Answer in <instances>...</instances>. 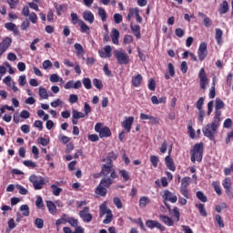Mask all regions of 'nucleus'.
Segmentation results:
<instances>
[{"label":"nucleus","mask_w":233,"mask_h":233,"mask_svg":"<svg viewBox=\"0 0 233 233\" xmlns=\"http://www.w3.org/2000/svg\"><path fill=\"white\" fill-rule=\"evenodd\" d=\"M112 136V131H110V127H104L102 130L99 133V137H110Z\"/></svg>","instance_id":"obj_30"},{"label":"nucleus","mask_w":233,"mask_h":233,"mask_svg":"<svg viewBox=\"0 0 233 233\" xmlns=\"http://www.w3.org/2000/svg\"><path fill=\"white\" fill-rule=\"evenodd\" d=\"M130 29L132 30V32H133L134 35L137 37V39H139L141 37V26L131 23Z\"/></svg>","instance_id":"obj_23"},{"label":"nucleus","mask_w":233,"mask_h":233,"mask_svg":"<svg viewBox=\"0 0 233 233\" xmlns=\"http://www.w3.org/2000/svg\"><path fill=\"white\" fill-rule=\"evenodd\" d=\"M35 207L40 208V210H45V204L43 203V198L41 196L37 197L35 200Z\"/></svg>","instance_id":"obj_48"},{"label":"nucleus","mask_w":233,"mask_h":233,"mask_svg":"<svg viewBox=\"0 0 233 233\" xmlns=\"http://www.w3.org/2000/svg\"><path fill=\"white\" fill-rule=\"evenodd\" d=\"M165 207L167 208L170 216H172V218H175V221H177V223H179V219L181 218V212L179 211V208L177 207H174L173 209L170 207V204L164 202Z\"/></svg>","instance_id":"obj_7"},{"label":"nucleus","mask_w":233,"mask_h":233,"mask_svg":"<svg viewBox=\"0 0 233 233\" xmlns=\"http://www.w3.org/2000/svg\"><path fill=\"white\" fill-rule=\"evenodd\" d=\"M66 219H68V215L63 214L62 217L56 221V226L59 227L60 225L66 224L67 223Z\"/></svg>","instance_id":"obj_39"},{"label":"nucleus","mask_w":233,"mask_h":233,"mask_svg":"<svg viewBox=\"0 0 233 233\" xmlns=\"http://www.w3.org/2000/svg\"><path fill=\"white\" fill-rule=\"evenodd\" d=\"M83 19L85 21H87V23H89V25H92L96 19V17L94 16V13H92L91 11H85L83 13Z\"/></svg>","instance_id":"obj_18"},{"label":"nucleus","mask_w":233,"mask_h":233,"mask_svg":"<svg viewBox=\"0 0 233 233\" xmlns=\"http://www.w3.org/2000/svg\"><path fill=\"white\" fill-rule=\"evenodd\" d=\"M228 10H229L228 2H227L225 0L220 4L218 12H219L220 15H223L224 14H227V12H228Z\"/></svg>","instance_id":"obj_29"},{"label":"nucleus","mask_w":233,"mask_h":233,"mask_svg":"<svg viewBox=\"0 0 233 233\" xmlns=\"http://www.w3.org/2000/svg\"><path fill=\"white\" fill-rule=\"evenodd\" d=\"M75 50L76 56H85V48H83V46L81 44H75Z\"/></svg>","instance_id":"obj_38"},{"label":"nucleus","mask_w":233,"mask_h":233,"mask_svg":"<svg viewBox=\"0 0 233 233\" xmlns=\"http://www.w3.org/2000/svg\"><path fill=\"white\" fill-rule=\"evenodd\" d=\"M98 15L103 23H106V11L103 7H97Z\"/></svg>","instance_id":"obj_34"},{"label":"nucleus","mask_w":233,"mask_h":233,"mask_svg":"<svg viewBox=\"0 0 233 233\" xmlns=\"http://www.w3.org/2000/svg\"><path fill=\"white\" fill-rule=\"evenodd\" d=\"M112 170H114V164H104L102 165L101 174L106 177L111 174Z\"/></svg>","instance_id":"obj_17"},{"label":"nucleus","mask_w":233,"mask_h":233,"mask_svg":"<svg viewBox=\"0 0 233 233\" xmlns=\"http://www.w3.org/2000/svg\"><path fill=\"white\" fill-rule=\"evenodd\" d=\"M198 77H199V85L200 88L202 90H207V86H208V77H207V72L205 71V68H201L198 73Z\"/></svg>","instance_id":"obj_6"},{"label":"nucleus","mask_w":233,"mask_h":233,"mask_svg":"<svg viewBox=\"0 0 233 233\" xmlns=\"http://www.w3.org/2000/svg\"><path fill=\"white\" fill-rule=\"evenodd\" d=\"M99 185L104 187V188H110L114 185V180L110 177H104L101 179Z\"/></svg>","instance_id":"obj_22"},{"label":"nucleus","mask_w":233,"mask_h":233,"mask_svg":"<svg viewBox=\"0 0 233 233\" xmlns=\"http://www.w3.org/2000/svg\"><path fill=\"white\" fill-rule=\"evenodd\" d=\"M134 42V37L130 35H125L124 36V45H130Z\"/></svg>","instance_id":"obj_60"},{"label":"nucleus","mask_w":233,"mask_h":233,"mask_svg":"<svg viewBox=\"0 0 233 233\" xmlns=\"http://www.w3.org/2000/svg\"><path fill=\"white\" fill-rule=\"evenodd\" d=\"M198 56L199 61H205L207 59V56H208V50L207 49V43H200L198 50Z\"/></svg>","instance_id":"obj_9"},{"label":"nucleus","mask_w":233,"mask_h":233,"mask_svg":"<svg viewBox=\"0 0 233 233\" xmlns=\"http://www.w3.org/2000/svg\"><path fill=\"white\" fill-rule=\"evenodd\" d=\"M132 85L135 86V88H138V86H141V82L143 81V76L141 74H137L132 77Z\"/></svg>","instance_id":"obj_20"},{"label":"nucleus","mask_w":233,"mask_h":233,"mask_svg":"<svg viewBox=\"0 0 233 233\" xmlns=\"http://www.w3.org/2000/svg\"><path fill=\"white\" fill-rule=\"evenodd\" d=\"M165 165L168 170H171V172H176V164H174V159L170 155H167L165 157Z\"/></svg>","instance_id":"obj_14"},{"label":"nucleus","mask_w":233,"mask_h":233,"mask_svg":"<svg viewBox=\"0 0 233 233\" xmlns=\"http://www.w3.org/2000/svg\"><path fill=\"white\" fill-rule=\"evenodd\" d=\"M211 187H213L216 194H218V196H221V194H223V191L221 190V186L219 185V181H213L211 183Z\"/></svg>","instance_id":"obj_35"},{"label":"nucleus","mask_w":233,"mask_h":233,"mask_svg":"<svg viewBox=\"0 0 233 233\" xmlns=\"http://www.w3.org/2000/svg\"><path fill=\"white\" fill-rule=\"evenodd\" d=\"M80 32L82 34H90V27L83 20H79Z\"/></svg>","instance_id":"obj_31"},{"label":"nucleus","mask_w":233,"mask_h":233,"mask_svg":"<svg viewBox=\"0 0 233 233\" xmlns=\"http://www.w3.org/2000/svg\"><path fill=\"white\" fill-rule=\"evenodd\" d=\"M67 223H69V225L71 227H73L74 228H76V227H78L79 225V220L77 218H75L74 217H70L67 215V219H66Z\"/></svg>","instance_id":"obj_36"},{"label":"nucleus","mask_w":233,"mask_h":233,"mask_svg":"<svg viewBox=\"0 0 233 233\" xmlns=\"http://www.w3.org/2000/svg\"><path fill=\"white\" fill-rule=\"evenodd\" d=\"M119 157V154L111 151L107 154V156L102 159L103 163H106L107 165H114L113 161H116Z\"/></svg>","instance_id":"obj_12"},{"label":"nucleus","mask_w":233,"mask_h":233,"mask_svg":"<svg viewBox=\"0 0 233 233\" xmlns=\"http://www.w3.org/2000/svg\"><path fill=\"white\" fill-rule=\"evenodd\" d=\"M85 116H86L85 113L74 109L72 116V124L77 125L79 123V119L85 117Z\"/></svg>","instance_id":"obj_15"},{"label":"nucleus","mask_w":233,"mask_h":233,"mask_svg":"<svg viewBox=\"0 0 233 233\" xmlns=\"http://www.w3.org/2000/svg\"><path fill=\"white\" fill-rule=\"evenodd\" d=\"M39 96L41 99H48V93L45 89V87H40L38 91Z\"/></svg>","instance_id":"obj_53"},{"label":"nucleus","mask_w":233,"mask_h":233,"mask_svg":"<svg viewBox=\"0 0 233 233\" xmlns=\"http://www.w3.org/2000/svg\"><path fill=\"white\" fill-rule=\"evenodd\" d=\"M203 143H197L194 145L193 148L190 150L191 161L193 163H201L203 161Z\"/></svg>","instance_id":"obj_2"},{"label":"nucleus","mask_w":233,"mask_h":233,"mask_svg":"<svg viewBox=\"0 0 233 233\" xmlns=\"http://www.w3.org/2000/svg\"><path fill=\"white\" fill-rule=\"evenodd\" d=\"M119 30H117L116 28H113L111 30V39L113 45H119Z\"/></svg>","instance_id":"obj_19"},{"label":"nucleus","mask_w":233,"mask_h":233,"mask_svg":"<svg viewBox=\"0 0 233 233\" xmlns=\"http://www.w3.org/2000/svg\"><path fill=\"white\" fill-rule=\"evenodd\" d=\"M138 203L141 208H147V206L150 205V198L147 196L141 197Z\"/></svg>","instance_id":"obj_28"},{"label":"nucleus","mask_w":233,"mask_h":233,"mask_svg":"<svg viewBox=\"0 0 233 233\" xmlns=\"http://www.w3.org/2000/svg\"><path fill=\"white\" fill-rule=\"evenodd\" d=\"M146 227H147V228H157L160 232H165V230H167V228H165V226H163L161 223H159V221L157 220H147L146 221Z\"/></svg>","instance_id":"obj_10"},{"label":"nucleus","mask_w":233,"mask_h":233,"mask_svg":"<svg viewBox=\"0 0 233 233\" xmlns=\"http://www.w3.org/2000/svg\"><path fill=\"white\" fill-rule=\"evenodd\" d=\"M35 225L36 228H43L45 227V221L42 218H35Z\"/></svg>","instance_id":"obj_59"},{"label":"nucleus","mask_w":233,"mask_h":233,"mask_svg":"<svg viewBox=\"0 0 233 233\" xmlns=\"http://www.w3.org/2000/svg\"><path fill=\"white\" fill-rule=\"evenodd\" d=\"M218 128H219V124L211 122L210 124H207L202 128V132L205 137H208L209 141H216V133L218 132Z\"/></svg>","instance_id":"obj_1"},{"label":"nucleus","mask_w":233,"mask_h":233,"mask_svg":"<svg viewBox=\"0 0 233 233\" xmlns=\"http://www.w3.org/2000/svg\"><path fill=\"white\" fill-rule=\"evenodd\" d=\"M82 83L86 90H90L92 88V80H90V78H83Z\"/></svg>","instance_id":"obj_47"},{"label":"nucleus","mask_w":233,"mask_h":233,"mask_svg":"<svg viewBox=\"0 0 233 233\" xmlns=\"http://www.w3.org/2000/svg\"><path fill=\"white\" fill-rule=\"evenodd\" d=\"M232 172H233V163L230 165L229 167L224 168V174L226 176H230V174H232Z\"/></svg>","instance_id":"obj_64"},{"label":"nucleus","mask_w":233,"mask_h":233,"mask_svg":"<svg viewBox=\"0 0 233 233\" xmlns=\"http://www.w3.org/2000/svg\"><path fill=\"white\" fill-rule=\"evenodd\" d=\"M51 188L54 196H60L61 192H63V188L57 187L56 184L51 185Z\"/></svg>","instance_id":"obj_46"},{"label":"nucleus","mask_w":233,"mask_h":233,"mask_svg":"<svg viewBox=\"0 0 233 233\" xmlns=\"http://www.w3.org/2000/svg\"><path fill=\"white\" fill-rule=\"evenodd\" d=\"M98 54L100 57H112V46H106L104 49H101L98 51Z\"/></svg>","instance_id":"obj_16"},{"label":"nucleus","mask_w":233,"mask_h":233,"mask_svg":"<svg viewBox=\"0 0 233 233\" xmlns=\"http://www.w3.org/2000/svg\"><path fill=\"white\" fill-rule=\"evenodd\" d=\"M190 177H185L182 178L180 188H188V186L190 185Z\"/></svg>","instance_id":"obj_45"},{"label":"nucleus","mask_w":233,"mask_h":233,"mask_svg":"<svg viewBox=\"0 0 233 233\" xmlns=\"http://www.w3.org/2000/svg\"><path fill=\"white\" fill-rule=\"evenodd\" d=\"M150 162L155 168H157V165L159 163V157H157V156H156V155H152L150 157Z\"/></svg>","instance_id":"obj_55"},{"label":"nucleus","mask_w":233,"mask_h":233,"mask_svg":"<svg viewBox=\"0 0 233 233\" xmlns=\"http://www.w3.org/2000/svg\"><path fill=\"white\" fill-rule=\"evenodd\" d=\"M93 85L97 90H103V82L100 79L94 78Z\"/></svg>","instance_id":"obj_52"},{"label":"nucleus","mask_w":233,"mask_h":233,"mask_svg":"<svg viewBox=\"0 0 233 233\" xmlns=\"http://www.w3.org/2000/svg\"><path fill=\"white\" fill-rule=\"evenodd\" d=\"M20 211L23 212V216H30V208L28 207V205H22L20 207Z\"/></svg>","instance_id":"obj_51"},{"label":"nucleus","mask_w":233,"mask_h":233,"mask_svg":"<svg viewBox=\"0 0 233 233\" xmlns=\"http://www.w3.org/2000/svg\"><path fill=\"white\" fill-rule=\"evenodd\" d=\"M78 216L84 223H90L94 218L90 213V208L88 206H86L82 210H80Z\"/></svg>","instance_id":"obj_5"},{"label":"nucleus","mask_w":233,"mask_h":233,"mask_svg":"<svg viewBox=\"0 0 233 233\" xmlns=\"http://www.w3.org/2000/svg\"><path fill=\"white\" fill-rule=\"evenodd\" d=\"M180 194H182L186 199H190V190H188V187H180Z\"/></svg>","instance_id":"obj_54"},{"label":"nucleus","mask_w":233,"mask_h":233,"mask_svg":"<svg viewBox=\"0 0 233 233\" xmlns=\"http://www.w3.org/2000/svg\"><path fill=\"white\" fill-rule=\"evenodd\" d=\"M114 56L116 57L118 65H128V63H130V57L123 51L116 49L114 51Z\"/></svg>","instance_id":"obj_4"},{"label":"nucleus","mask_w":233,"mask_h":233,"mask_svg":"<svg viewBox=\"0 0 233 233\" xmlns=\"http://www.w3.org/2000/svg\"><path fill=\"white\" fill-rule=\"evenodd\" d=\"M5 27L6 30L13 32L15 35H18L19 30L17 29V25H15V24L9 22L5 25Z\"/></svg>","instance_id":"obj_26"},{"label":"nucleus","mask_w":233,"mask_h":233,"mask_svg":"<svg viewBox=\"0 0 233 233\" xmlns=\"http://www.w3.org/2000/svg\"><path fill=\"white\" fill-rule=\"evenodd\" d=\"M15 188H17V190H19V194H21V196H26V194H28V189L25 188V187L17 184L15 186Z\"/></svg>","instance_id":"obj_56"},{"label":"nucleus","mask_w":233,"mask_h":233,"mask_svg":"<svg viewBox=\"0 0 233 233\" xmlns=\"http://www.w3.org/2000/svg\"><path fill=\"white\" fill-rule=\"evenodd\" d=\"M147 87L149 90H151V92L156 90V80H154V78L149 79Z\"/></svg>","instance_id":"obj_58"},{"label":"nucleus","mask_w":233,"mask_h":233,"mask_svg":"<svg viewBox=\"0 0 233 233\" xmlns=\"http://www.w3.org/2000/svg\"><path fill=\"white\" fill-rule=\"evenodd\" d=\"M167 68H168V73H166L165 77L166 79H170V77H174V76H176V69L174 68V64L168 63Z\"/></svg>","instance_id":"obj_25"},{"label":"nucleus","mask_w":233,"mask_h":233,"mask_svg":"<svg viewBox=\"0 0 233 233\" xmlns=\"http://www.w3.org/2000/svg\"><path fill=\"white\" fill-rule=\"evenodd\" d=\"M29 181L32 183L35 190H43V187L46 185V181L42 176L31 175Z\"/></svg>","instance_id":"obj_3"},{"label":"nucleus","mask_w":233,"mask_h":233,"mask_svg":"<svg viewBox=\"0 0 233 233\" xmlns=\"http://www.w3.org/2000/svg\"><path fill=\"white\" fill-rule=\"evenodd\" d=\"M197 198L199 199V201H202V203H207L208 201V198H207V196H205V193L202 191L197 192Z\"/></svg>","instance_id":"obj_50"},{"label":"nucleus","mask_w":233,"mask_h":233,"mask_svg":"<svg viewBox=\"0 0 233 233\" xmlns=\"http://www.w3.org/2000/svg\"><path fill=\"white\" fill-rule=\"evenodd\" d=\"M46 203L50 214H52L53 216H55V214H57V207L52 200H47Z\"/></svg>","instance_id":"obj_24"},{"label":"nucleus","mask_w":233,"mask_h":233,"mask_svg":"<svg viewBox=\"0 0 233 233\" xmlns=\"http://www.w3.org/2000/svg\"><path fill=\"white\" fill-rule=\"evenodd\" d=\"M159 219L162 223L166 224L167 227H174V219H172V218L166 215H160Z\"/></svg>","instance_id":"obj_21"},{"label":"nucleus","mask_w":233,"mask_h":233,"mask_svg":"<svg viewBox=\"0 0 233 233\" xmlns=\"http://www.w3.org/2000/svg\"><path fill=\"white\" fill-rule=\"evenodd\" d=\"M175 35L177 37H183L185 35V30L178 27L175 29Z\"/></svg>","instance_id":"obj_63"},{"label":"nucleus","mask_w":233,"mask_h":233,"mask_svg":"<svg viewBox=\"0 0 233 233\" xmlns=\"http://www.w3.org/2000/svg\"><path fill=\"white\" fill-rule=\"evenodd\" d=\"M215 39L218 45H221V43H223V31L221 29L219 28L216 29Z\"/></svg>","instance_id":"obj_33"},{"label":"nucleus","mask_w":233,"mask_h":233,"mask_svg":"<svg viewBox=\"0 0 233 233\" xmlns=\"http://www.w3.org/2000/svg\"><path fill=\"white\" fill-rule=\"evenodd\" d=\"M95 192L98 196H101L102 198H106V194L108 193V190L106 187H104L103 186H101L100 184H98Z\"/></svg>","instance_id":"obj_27"},{"label":"nucleus","mask_w":233,"mask_h":233,"mask_svg":"<svg viewBox=\"0 0 233 233\" xmlns=\"http://www.w3.org/2000/svg\"><path fill=\"white\" fill-rule=\"evenodd\" d=\"M119 174L123 181L127 182L130 179V173H128V171L126 169L119 170Z\"/></svg>","instance_id":"obj_44"},{"label":"nucleus","mask_w":233,"mask_h":233,"mask_svg":"<svg viewBox=\"0 0 233 233\" xmlns=\"http://www.w3.org/2000/svg\"><path fill=\"white\" fill-rule=\"evenodd\" d=\"M132 125H134V116L126 117L121 123L122 128L125 129L127 134L132 130Z\"/></svg>","instance_id":"obj_11"},{"label":"nucleus","mask_w":233,"mask_h":233,"mask_svg":"<svg viewBox=\"0 0 233 233\" xmlns=\"http://www.w3.org/2000/svg\"><path fill=\"white\" fill-rule=\"evenodd\" d=\"M213 123L219 125L221 123V109H215V116L213 117Z\"/></svg>","instance_id":"obj_37"},{"label":"nucleus","mask_w":233,"mask_h":233,"mask_svg":"<svg viewBox=\"0 0 233 233\" xmlns=\"http://www.w3.org/2000/svg\"><path fill=\"white\" fill-rule=\"evenodd\" d=\"M221 108H225V102L218 97L215 100V110H221Z\"/></svg>","instance_id":"obj_41"},{"label":"nucleus","mask_w":233,"mask_h":233,"mask_svg":"<svg viewBox=\"0 0 233 233\" xmlns=\"http://www.w3.org/2000/svg\"><path fill=\"white\" fill-rule=\"evenodd\" d=\"M215 221L219 227V228H225V222L223 221L221 215L219 214L215 215Z\"/></svg>","instance_id":"obj_42"},{"label":"nucleus","mask_w":233,"mask_h":233,"mask_svg":"<svg viewBox=\"0 0 233 233\" xmlns=\"http://www.w3.org/2000/svg\"><path fill=\"white\" fill-rule=\"evenodd\" d=\"M114 219V215L112 214V211H108V214L106 216V218L103 220L104 225H109V223H112V220Z\"/></svg>","instance_id":"obj_49"},{"label":"nucleus","mask_w":233,"mask_h":233,"mask_svg":"<svg viewBox=\"0 0 233 233\" xmlns=\"http://www.w3.org/2000/svg\"><path fill=\"white\" fill-rule=\"evenodd\" d=\"M99 210H100V213H99L100 218H103V216H105V214L107 215L108 211H112L111 209H108V208H106V204H105V203L100 205Z\"/></svg>","instance_id":"obj_40"},{"label":"nucleus","mask_w":233,"mask_h":233,"mask_svg":"<svg viewBox=\"0 0 233 233\" xmlns=\"http://www.w3.org/2000/svg\"><path fill=\"white\" fill-rule=\"evenodd\" d=\"M164 201H169L170 203H177V197L174 195V193L170 192V190L167 189L164 192V196H162Z\"/></svg>","instance_id":"obj_13"},{"label":"nucleus","mask_w":233,"mask_h":233,"mask_svg":"<svg viewBox=\"0 0 233 233\" xmlns=\"http://www.w3.org/2000/svg\"><path fill=\"white\" fill-rule=\"evenodd\" d=\"M18 85L19 86H25V85H26V76L22 75L19 76Z\"/></svg>","instance_id":"obj_61"},{"label":"nucleus","mask_w":233,"mask_h":233,"mask_svg":"<svg viewBox=\"0 0 233 233\" xmlns=\"http://www.w3.org/2000/svg\"><path fill=\"white\" fill-rule=\"evenodd\" d=\"M12 46V37L6 36L0 42V57Z\"/></svg>","instance_id":"obj_8"},{"label":"nucleus","mask_w":233,"mask_h":233,"mask_svg":"<svg viewBox=\"0 0 233 233\" xmlns=\"http://www.w3.org/2000/svg\"><path fill=\"white\" fill-rule=\"evenodd\" d=\"M196 208H198L199 214L202 216V218H207L208 213H207V209H205V205L204 204H196L195 205Z\"/></svg>","instance_id":"obj_32"},{"label":"nucleus","mask_w":233,"mask_h":233,"mask_svg":"<svg viewBox=\"0 0 233 233\" xmlns=\"http://www.w3.org/2000/svg\"><path fill=\"white\" fill-rule=\"evenodd\" d=\"M25 167H27L28 168H35L37 167V164L32 160H25L24 161Z\"/></svg>","instance_id":"obj_57"},{"label":"nucleus","mask_w":233,"mask_h":233,"mask_svg":"<svg viewBox=\"0 0 233 233\" xmlns=\"http://www.w3.org/2000/svg\"><path fill=\"white\" fill-rule=\"evenodd\" d=\"M29 16V20L31 21V23H33V25H35L37 23V15L35 12L30 13Z\"/></svg>","instance_id":"obj_62"},{"label":"nucleus","mask_w":233,"mask_h":233,"mask_svg":"<svg viewBox=\"0 0 233 233\" xmlns=\"http://www.w3.org/2000/svg\"><path fill=\"white\" fill-rule=\"evenodd\" d=\"M222 187L223 188H232V179L230 177H226L222 181Z\"/></svg>","instance_id":"obj_43"}]
</instances>
